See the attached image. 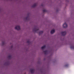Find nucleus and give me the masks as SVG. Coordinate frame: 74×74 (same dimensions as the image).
Listing matches in <instances>:
<instances>
[{
	"label": "nucleus",
	"mask_w": 74,
	"mask_h": 74,
	"mask_svg": "<svg viewBox=\"0 0 74 74\" xmlns=\"http://www.w3.org/2000/svg\"><path fill=\"white\" fill-rule=\"evenodd\" d=\"M39 31V29L37 27H35L33 30L34 32H37V31Z\"/></svg>",
	"instance_id": "nucleus-1"
},
{
	"label": "nucleus",
	"mask_w": 74,
	"mask_h": 74,
	"mask_svg": "<svg viewBox=\"0 0 74 74\" xmlns=\"http://www.w3.org/2000/svg\"><path fill=\"white\" fill-rule=\"evenodd\" d=\"M15 29L19 30H21V28L19 26L17 25L15 27Z\"/></svg>",
	"instance_id": "nucleus-2"
},
{
	"label": "nucleus",
	"mask_w": 74,
	"mask_h": 74,
	"mask_svg": "<svg viewBox=\"0 0 74 74\" xmlns=\"http://www.w3.org/2000/svg\"><path fill=\"white\" fill-rule=\"evenodd\" d=\"M63 27L64 28H66V27H67V24H66V23H65L63 25Z\"/></svg>",
	"instance_id": "nucleus-3"
},
{
	"label": "nucleus",
	"mask_w": 74,
	"mask_h": 74,
	"mask_svg": "<svg viewBox=\"0 0 74 74\" xmlns=\"http://www.w3.org/2000/svg\"><path fill=\"white\" fill-rule=\"evenodd\" d=\"M61 34L62 36H65V35L66 34V32H62L61 33Z\"/></svg>",
	"instance_id": "nucleus-4"
},
{
	"label": "nucleus",
	"mask_w": 74,
	"mask_h": 74,
	"mask_svg": "<svg viewBox=\"0 0 74 74\" xmlns=\"http://www.w3.org/2000/svg\"><path fill=\"white\" fill-rule=\"evenodd\" d=\"M30 71L32 73H34L35 71L34 69H31Z\"/></svg>",
	"instance_id": "nucleus-5"
},
{
	"label": "nucleus",
	"mask_w": 74,
	"mask_h": 74,
	"mask_svg": "<svg viewBox=\"0 0 74 74\" xmlns=\"http://www.w3.org/2000/svg\"><path fill=\"white\" fill-rule=\"evenodd\" d=\"M55 30H52L51 32V34H53V33H55Z\"/></svg>",
	"instance_id": "nucleus-6"
},
{
	"label": "nucleus",
	"mask_w": 74,
	"mask_h": 74,
	"mask_svg": "<svg viewBox=\"0 0 74 74\" xmlns=\"http://www.w3.org/2000/svg\"><path fill=\"white\" fill-rule=\"evenodd\" d=\"M36 6H37V3H35L32 6V7H33V8H34L35 7H36Z\"/></svg>",
	"instance_id": "nucleus-7"
},
{
	"label": "nucleus",
	"mask_w": 74,
	"mask_h": 74,
	"mask_svg": "<svg viewBox=\"0 0 74 74\" xmlns=\"http://www.w3.org/2000/svg\"><path fill=\"white\" fill-rule=\"evenodd\" d=\"M44 53H45V54L46 55V54H47V53H48V51L47 50H45V51H44Z\"/></svg>",
	"instance_id": "nucleus-8"
},
{
	"label": "nucleus",
	"mask_w": 74,
	"mask_h": 74,
	"mask_svg": "<svg viewBox=\"0 0 74 74\" xmlns=\"http://www.w3.org/2000/svg\"><path fill=\"white\" fill-rule=\"evenodd\" d=\"M45 47H46V46H45V45L43 46H42L41 47V49H44L45 48Z\"/></svg>",
	"instance_id": "nucleus-9"
},
{
	"label": "nucleus",
	"mask_w": 74,
	"mask_h": 74,
	"mask_svg": "<svg viewBox=\"0 0 74 74\" xmlns=\"http://www.w3.org/2000/svg\"><path fill=\"white\" fill-rule=\"evenodd\" d=\"M42 33H43V31H40L39 32L40 35L41 34H42Z\"/></svg>",
	"instance_id": "nucleus-10"
},
{
	"label": "nucleus",
	"mask_w": 74,
	"mask_h": 74,
	"mask_svg": "<svg viewBox=\"0 0 74 74\" xmlns=\"http://www.w3.org/2000/svg\"><path fill=\"white\" fill-rule=\"evenodd\" d=\"M5 44V42L4 41H2V45H4V44Z\"/></svg>",
	"instance_id": "nucleus-11"
},
{
	"label": "nucleus",
	"mask_w": 74,
	"mask_h": 74,
	"mask_svg": "<svg viewBox=\"0 0 74 74\" xmlns=\"http://www.w3.org/2000/svg\"><path fill=\"white\" fill-rule=\"evenodd\" d=\"M70 48H71V49H74V46H72Z\"/></svg>",
	"instance_id": "nucleus-12"
},
{
	"label": "nucleus",
	"mask_w": 74,
	"mask_h": 74,
	"mask_svg": "<svg viewBox=\"0 0 74 74\" xmlns=\"http://www.w3.org/2000/svg\"><path fill=\"white\" fill-rule=\"evenodd\" d=\"M47 11L46 10L44 9L43 10V12H47Z\"/></svg>",
	"instance_id": "nucleus-13"
},
{
	"label": "nucleus",
	"mask_w": 74,
	"mask_h": 74,
	"mask_svg": "<svg viewBox=\"0 0 74 74\" xmlns=\"http://www.w3.org/2000/svg\"><path fill=\"white\" fill-rule=\"evenodd\" d=\"M8 58H9V59H11V55L9 56H8Z\"/></svg>",
	"instance_id": "nucleus-14"
},
{
	"label": "nucleus",
	"mask_w": 74,
	"mask_h": 74,
	"mask_svg": "<svg viewBox=\"0 0 74 74\" xmlns=\"http://www.w3.org/2000/svg\"><path fill=\"white\" fill-rule=\"evenodd\" d=\"M25 19L26 20H28V19H29V17H27L25 18Z\"/></svg>",
	"instance_id": "nucleus-15"
},
{
	"label": "nucleus",
	"mask_w": 74,
	"mask_h": 74,
	"mask_svg": "<svg viewBox=\"0 0 74 74\" xmlns=\"http://www.w3.org/2000/svg\"><path fill=\"white\" fill-rule=\"evenodd\" d=\"M27 43H30V40H28L27 41Z\"/></svg>",
	"instance_id": "nucleus-16"
},
{
	"label": "nucleus",
	"mask_w": 74,
	"mask_h": 74,
	"mask_svg": "<svg viewBox=\"0 0 74 74\" xmlns=\"http://www.w3.org/2000/svg\"><path fill=\"white\" fill-rule=\"evenodd\" d=\"M69 66V65L68 64H67L65 65V67H67Z\"/></svg>",
	"instance_id": "nucleus-17"
},
{
	"label": "nucleus",
	"mask_w": 74,
	"mask_h": 74,
	"mask_svg": "<svg viewBox=\"0 0 74 74\" xmlns=\"http://www.w3.org/2000/svg\"><path fill=\"white\" fill-rule=\"evenodd\" d=\"M12 47H13V46H11V48H12Z\"/></svg>",
	"instance_id": "nucleus-18"
}]
</instances>
